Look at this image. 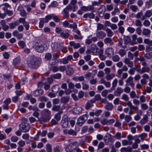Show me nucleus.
<instances>
[{
	"label": "nucleus",
	"mask_w": 152,
	"mask_h": 152,
	"mask_svg": "<svg viewBox=\"0 0 152 152\" xmlns=\"http://www.w3.org/2000/svg\"><path fill=\"white\" fill-rule=\"evenodd\" d=\"M121 99L126 101H128L129 99L128 96L125 94H124L122 96Z\"/></svg>",
	"instance_id": "13d9d810"
},
{
	"label": "nucleus",
	"mask_w": 152,
	"mask_h": 152,
	"mask_svg": "<svg viewBox=\"0 0 152 152\" xmlns=\"http://www.w3.org/2000/svg\"><path fill=\"white\" fill-rule=\"evenodd\" d=\"M123 91V90L120 87H118L116 90L114 92V94L115 96H120L121 93Z\"/></svg>",
	"instance_id": "412c9836"
},
{
	"label": "nucleus",
	"mask_w": 152,
	"mask_h": 152,
	"mask_svg": "<svg viewBox=\"0 0 152 152\" xmlns=\"http://www.w3.org/2000/svg\"><path fill=\"white\" fill-rule=\"evenodd\" d=\"M27 63L28 66L32 68H35L39 66L38 60L35 57L31 56L28 58Z\"/></svg>",
	"instance_id": "f257e3e1"
},
{
	"label": "nucleus",
	"mask_w": 152,
	"mask_h": 152,
	"mask_svg": "<svg viewBox=\"0 0 152 152\" xmlns=\"http://www.w3.org/2000/svg\"><path fill=\"white\" fill-rule=\"evenodd\" d=\"M144 42L149 46H152V40H150L148 39H145L144 40Z\"/></svg>",
	"instance_id": "37998d69"
},
{
	"label": "nucleus",
	"mask_w": 152,
	"mask_h": 152,
	"mask_svg": "<svg viewBox=\"0 0 152 152\" xmlns=\"http://www.w3.org/2000/svg\"><path fill=\"white\" fill-rule=\"evenodd\" d=\"M151 33V31L150 30L147 28L143 29L142 31V34L146 36H149Z\"/></svg>",
	"instance_id": "bb28decb"
},
{
	"label": "nucleus",
	"mask_w": 152,
	"mask_h": 152,
	"mask_svg": "<svg viewBox=\"0 0 152 152\" xmlns=\"http://www.w3.org/2000/svg\"><path fill=\"white\" fill-rule=\"evenodd\" d=\"M46 150L47 152H52V149L51 145L50 144H47L46 145Z\"/></svg>",
	"instance_id": "8fccbe9b"
},
{
	"label": "nucleus",
	"mask_w": 152,
	"mask_h": 152,
	"mask_svg": "<svg viewBox=\"0 0 152 152\" xmlns=\"http://www.w3.org/2000/svg\"><path fill=\"white\" fill-rule=\"evenodd\" d=\"M102 2V0H99L98 2L96 1H93L92 2V6L93 7L94 6H99L100 5V3Z\"/></svg>",
	"instance_id": "5fc2aeb1"
},
{
	"label": "nucleus",
	"mask_w": 152,
	"mask_h": 152,
	"mask_svg": "<svg viewBox=\"0 0 152 152\" xmlns=\"http://www.w3.org/2000/svg\"><path fill=\"white\" fill-rule=\"evenodd\" d=\"M52 58V55L50 53H47L45 54V58L47 61L50 60Z\"/></svg>",
	"instance_id": "864d4df0"
},
{
	"label": "nucleus",
	"mask_w": 152,
	"mask_h": 152,
	"mask_svg": "<svg viewBox=\"0 0 152 152\" xmlns=\"http://www.w3.org/2000/svg\"><path fill=\"white\" fill-rule=\"evenodd\" d=\"M94 103V101L92 99L88 101L85 106V108L88 110L93 106V103Z\"/></svg>",
	"instance_id": "4468645a"
},
{
	"label": "nucleus",
	"mask_w": 152,
	"mask_h": 152,
	"mask_svg": "<svg viewBox=\"0 0 152 152\" xmlns=\"http://www.w3.org/2000/svg\"><path fill=\"white\" fill-rule=\"evenodd\" d=\"M20 129L23 132H28L30 129V126L29 124L27 123L23 122L20 125Z\"/></svg>",
	"instance_id": "20e7f679"
},
{
	"label": "nucleus",
	"mask_w": 152,
	"mask_h": 152,
	"mask_svg": "<svg viewBox=\"0 0 152 152\" xmlns=\"http://www.w3.org/2000/svg\"><path fill=\"white\" fill-rule=\"evenodd\" d=\"M63 132L64 134H68L73 136H75L77 134V132L72 129H65L63 130Z\"/></svg>",
	"instance_id": "6e6552de"
},
{
	"label": "nucleus",
	"mask_w": 152,
	"mask_h": 152,
	"mask_svg": "<svg viewBox=\"0 0 152 152\" xmlns=\"http://www.w3.org/2000/svg\"><path fill=\"white\" fill-rule=\"evenodd\" d=\"M18 138L16 136H12L10 138L11 141L13 142H17L18 140Z\"/></svg>",
	"instance_id": "680f3d73"
},
{
	"label": "nucleus",
	"mask_w": 152,
	"mask_h": 152,
	"mask_svg": "<svg viewBox=\"0 0 152 152\" xmlns=\"http://www.w3.org/2000/svg\"><path fill=\"white\" fill-rule=\"evenodd\" d=\"M90 50H91L92 54H94L95 53L97 52L98 50H99V48L96 47V45L91 44Z\"/></svg>",
	"instance_id": "aec40b11"
},
{
	"label": "nucleus",
	"mask_w": 152,
	"mask_h": 152,
	"mask_svg": "<svg viewBox=\"0 0 152 152\" xmlns=\"http://www.w3.org/2000/svg\"><path fill=\"white\" fill-rule=\"evenodd\" d=\"M123 39L121 38H119L118 39V46L123 48L125 49L126 48V46L125 45H123Z\"/></svg>",
	"instance_id": "5701e85b"
},
{
	"label": "nucleus",
	"mask_w": 152,
	"mask_h": 152,
	"mask_svg": "<svg viewBox=\"0 0 152 152\" xmlns=\"http://www.w3.org/2000/svg\"><path fill=\"white\" fill-rule=\"evenodd\" d=\"M49 119L45 117H42L40 118H38V121H40L41 123H43L47 122L49 121Z\"/></svg>",
	"instance_id": "58836bf2"
},
{
	"label": "nucleus",
	"mask_w": 152,
	"mask_h": 152,
	"mask_svg": "<svg viewBox=\"0 0 152 152\" xmlns=\"http://www.w3.org/2000/svg\"><path fill=\"white\" fill-rule=\"evenodd\" d=\"M120 10L117 7H116L114 8V11L111 12V14L112 15L114 16L115 15L116 13H120Z\"/></svg>",
	"instance_id": "774afa93"
},
{
	"label": "nucleus",
	"mask_w": 152,
	"mask_h": 152,
	"mask_svg": "<svg viewBox=\"0 0 152 152\" xmlns=\"http://www.w3.org/2000/svg\"><path fill=\"white\" fill-rule=\"evenodd\" d=\"M69 36V34L67 32L63 31L60 34V36L64 39H67Z\"/></svg>",
	"instance_id": "7c9ffc66"
},
{
	"label": "nucleus",
	"mask_w": 152,
	"mask_h": 152,
	"mask_svg": "<svg viewBox=\"0 0 152 152\" xmlns=\"http://www.w3.org/2000/svg\"><path fill=\"white\" fill-rule=\"evenodd\" d=\"M112 60L114 62H117L120 60V58L118 55H115L112 56Z\"/></svg>",
	"instance_id": "a19ab883"
},
{
	"label": "nucleus",
	"mask_w": 152,
	"mask_h": 152,
	"mask_svg": "<svg viewBox=\"0 0 152 152\" xmlns=\"http://www.w3.org/2000/svg\"><path fill=\"white\" fill-rule=\"evenodd\" d=\"M67 69L66 70V74L69 75H72L74 72L73 68L69 65H67Z\"/></svg>",
	"instance_id": "f3484780"
},
{
	"label": "nucleus",
	"mask_w": 152,
	"mask_h": 152,
	"mask_svg": "<svg viewBox=\"0 0 152 152\" xmlns=\"http://www.w3.org/2000/svg\"><path fill=\"white\" fill-rule=\"evenodd\" d=\"M105 53L107 56L110 57L114 54V50L112 48H107L106 49Z\"/></svg>",
	"instance_id": "39448f33"
},
{
	"label": "nucleus",
	"mask_w": 152,
	"mask_h": 152,
	"mask_svg": "<svg viewBox=\"0 0 152 152\" xmlns=\"http://www.w3.org/2000/svg\"><path fill=\"white\" fill-rule=\"evenodd\" d=\"M70 45L73 46L74 48H78L80 46V45L79 43H75L73 41L70 42H69Z\"/></svg>",
	"instance_id": "72a5a7b5"
},
{
	"label": "nucleus",
	"mask_w": 152,
	"mask_h": 152,
	"mask_svg": "<svg viewBox=\"0 0 152 152\" xmlns=\"http://www.w3.org/2000/svg\"><path fill=\"white\" fill-rule=\"evenodd\" d=\"M130 60V59L126 58H124V62L125 64L127 65L128 67L132 68L133 66V63Z\"/></svg>",
	"instance_id": "ddd939ff"
},
{
	"label": "nucleus",
	"mask_w": 152,
	"mask_h": 152,
	"mask_svg": "<svg viewBox=\"0 0 152 152\" xmlns=\"http://www.w3.org/2000/svg\"><path fill=\"white\" fill-rule=\"evenodd\" d=\"M106 35L105 33L101 31L97 32L96 34L97 37L99 39H103L106 37Z\"/></svg>",
	"instance_id": "9b49d317"
},
{
	"label": "nucleus",
	"mask_w": 152,
	"mask_h": 152,
	"mask_svg": "<svg viewBox=\"0 0 152 152\" xmlns=\"http://www.w3.org/2000/svg\"><path fill=\"white\" fill-rule=\"evenodd\" d=\"M152 15V13L151 11L150 10H148L145 12L144 16H145V18L146 17H150Z\"/></svg>",
	"instance_id": "3c124183"
},
{
	"label": "nucleus",
	"mask_w": 152,
	"mask_h": 152,
	"mask_svg": "<svg viewBox=\"0 0 152 152\" xmlns=\"http://www.w3.org/2000/svg\"><path fill=\"white\" fill-rule=\"evenodd\" d=\"M118 53L121 57H123L126 54V52L124 49H121L119 50Z\"/></svg>",
	"instance_id": "a18cd8bd"
},
{
	"label": "nucleus",
	"mask_w": 152,
	"mask_h": 152,
	"mask_svg": "<svg viewBox=\"0 0 152 152\" xmlns=\"http://www.w3.org/2000/svg\"><path fill=\"white\" fill-rule=\"evenodd\" d=\"M45 47L43 45V43H39L36 45L35 49L39 53H42L44 50Z\"/></svg>",
	"instance_id": "0eeeda50"
},
{
	"label": "nucleus",
	"mask_w": 152,
	"mask_h": 152,
	"mask_svg": "<svg viewBox=\"0 0 152 152\" xmlns=\"http://www.w3.org/2000/svg\"><path fill=\"white\" fill-rule=\"evenodd\" d=\"M104 25L101 23H98L97 26V30H104Z\"/></svg>",
	"instance_id": "603ef678"
},
{
	"label": "nucleus",
	"mask_w": 152,
	"mask_h": 152,
	"mask_svg": "<svg viewBox=\"0 0 152 152\" xmlns=\"http://www.w3.org/2000/svg\"><path fill=\"white\" fill-rule=\"evenodd\" d=\"M118 82V80L117 79H115L113 81L112 83V87L111 88L112 91L115 89V87L116 86Z\"/></svg>",
	"instance_id": "c9c22d12"
},
{
	"label": "nucleus",
	"mask_w": 152,
	"mask_h": 152,
	"mask_svg": "<svg viewBox=\"0 0 152 152\" xmlns=\"http://www.w3.org/2000/svg\"><path fill=\"white\" fill-rule=\"evenodd\" d=\"M104 42L105 44H109L110 45H112L113 42L111 38L107 37L105 38L104 40Z\"/></svg>",
	"instance_id": "4be33fe9"
},
{
	"label": "nucleus",
	"mask_w": 152,
	"mask_h": 152,
	"mask_svg": "<svg viewBox=\"0 0 152 152\" xmlns=\"http://www.w3.org/2000/svg\"><path fill=\"white\" fill-rule=\"evenodd\" d=\"M74 150V148L72 146L70 143L67 145L65 148V150L66 152H72Z\"/></svg>",
	"instance_id": "2f4dec72"
},
{
	"label": "nucleus",
	"mask_w": 152,
	"mask_h": 152,
	"mask_svg": "<svg viewBox=\"0 0 152 152\" xmlns=\"http://www.w3.org/2000/svg\"><path fill=\"white\" fill-rule=\"evenodd\" d=\"M48 99L47 98L44 96H42L39 97L38 100L40 102H47L48 101Z\"/></svg>",
	"instance_id": "e2e57ef3"
},
{
	"label": "nucleus",
	"mask_w": 152,
	"mask_h": 152,
	"mask_svg": "<svg viewBox=\"0 0 152 152\" xmlns=\"http://www.w3.org/2000/svg\"><path fill=\"white\" fill-rule=\"evenodd\" d=\"M115 76V75L114 73H111L108 74L106 75V79L107 80H110L112 79Z\"/></svg>",
	"instance_id": "4c0bfd02"
},
{
	"label": "nucleus",
	"mask_w": 152,
	"mask_h": 152,
	"mask_svg": "<svg viewBox=\"0 0 152 152\" xmlns=\"http://www.w3.org/2000/svg\"><path fill=\"white\" fill-rule=\"evenodd\" d=\"M101 97L100 96V95L99 94H98L95 95L94 96V99H92L94 101L95 103L96 101L101 100Z\"/></svg>",
	"instance_id": "052dcab7"
},
{
	"label": "nucleus",
	"mask_w": 152,
	"mask_h": 152,
	"mask_svg": "<svg viewBox=\"0 0 152 152\" xmlns=\"http://www.w3.org/2000/svg\"><path fill=\"white\" fill-rule=\"evenodd\" d=\"M43 92V91L42 89H40L36 90L34 92V96H37L42 94Z\"/></svg>",
	"instance_id": "b1692460"
},
{
	"label": "nucleus",
	"mask_w": 152,
	"mask_h": 152,
	"mask_svg": "<svg viewBox=\"0 0 152 152\" xmlns=\"http://www.w3.org/2000/svg\"><path fill=\"white\" fill-rule=\"evenodd\" d=\"M95 17V15L93 12L90 13H86L85 14L83 15V17L84 18H88L90 19H93Z\"/></svg>",
	"instance_id": "a211bd4d"
},
{
	"label": "nucleus",
	"mask_w": 152,
	"mask_h": 152,
	"mask_svg": "<svg viewBox=\"0 0 152 152\" xmlns=\"http://www.w3.org/2000/svg\"><path fill=\"white\" fill-rule=\"evenodd\" d=\"M100 84H104L106 87L110 88V83L108 81H106L103 78H101L99 82Z\"/></svg>",
	"instance_id": "dca6fc26"
},
{
	"label": "nucleus",
	"mask_w": 152,
	"mask_h": 152,
	"mask_svg": "<svg viewBox=\"0 0 152 152\" xmlns=\"http://www.w3.org/2000/svg\"><path fill=\"white\" fill-rule=\"evenodd\" d=\"M20 63V60L19 58H15L14 59L13 61V64L15 66L19 64Z\"/></svg>",
	"instance_id": "bf43d9fd"
},
{
	"label": "nucleus",
	"mask_w": 152,
	"mask_h": 152,
	"mask_svg": "<svg viewBox=\"0 0 152 152\" xmlns=\"http://www.w3.org/2000/svg\"><path fill=\"white\" fill-rule=\"evenodd\" d=\"M130 8L133 12H136L138 10L137 7L135 5H132L130 6Z\"/></svg>",
	"instance_id": "6e6d98bb"
},
{
	"label": "nucleus",
	"mask_w": 152,
	"mask_h": 152,
	"mask_svg": "<svg viewBox=\"0 0 152 152\" xmlns=\"http://www.w3.org/2000/svg\"><path fill=\"white\" fill-rule=\"evenodd\" d=\"M61 125L63 128L67 127L68 125V119L66 116H64L61 120Z\"/></svg>",
	"instance_id": "423d86ee"
},
{
	"label": "nucleus",
	"mask_w": 152,
	"mask_h": 152,
	"mask_svg": "<svg viewBox=\"0 0 152 152\" xmlns=\"http://www.w3.org/2000/svg\"><path fill=\"white\" fill-rule=\"evenodd\" d=\"M150 71V68L148 66H143L141 68V74L145 72H149Z\"/></svg>",
	"instance_id": "c85d7f7f"
},
{
	"label": "nucleus",
	"mask_w": 152,
	"mask_h": 152,
	"mask_svg": "<svg viewBox=\"0 0 152 152\" xmlns=\"http://www.w3.org/2000/svg\"><path fill=\"white\" fill-rule=\"evenodd\" d=\"M52 47V49L54 51H57L58 48L61 49V51L64 53H66L67 51L66 47H62V45L59 44H56L55 46Z\"/></svg>",
	"instance_id": "f03ea898"
},
{
	"label": "nucleus",
	"mask_w": 152,
	"mask_h": 152,
	"mask_svg": "<svg viewBox=\"0 0 152 152\" xmlns=\"http://www.w3.org/2000/svg\"><path fill=\"white\" fill-rule=\"evenodd\" d=\"M135 17L137 18H140L142 20H144L145 19V16L143 15L142 12H138Z\"/></svg>",
	"instance_id": "6ab92c4d"
},
{
	"label": "nucleus",
	"mask_w": 152,
	"mask_h": 152,
	"mask_svg": "<svg viewBox=\"0 0 152 152\" xmlns=\"http://www.w3.org/2000/svg\"><path fill=\"white\" fill-rule=\"evenodd\" d=\"M120 151L121 152H132V148L130 146H128L126 148L123 147L121 149Z\"/></svg>",
	"instance_id": "393cba45"
},
{
	"label": "nucleus",
	"mask_w": 152,
	"mask_h": 152,
	"mask_svg": "<svg viewBox=\"0 0 152 152\" xmlns=\"http://www.w3.org/2000/svg\"><path fill=\"white\" fill-rule=\"evenodd\" d=\"M147 136V134L145 133H143L138 135V137H140L142 140H143Z\"/></svg>",
	"instance_id": "338daca9"
},
{
	"label": "nucleus",
	"mask_w": 152,
	"mask_h": 152,
	"mask_svg": "<svg viewBox=\"0 0 152 152\" xmlns=\"http://www.w3.org/2000/svg\"><path fill=\"white\" fill-rule=\"evenodd\" d=\"M59 90V86L58 85H56L53 86L51 88L52 92H57Z\"/></svg>",
	"instance_id": "c03bdc74"
},
{
	"label": "nucleus",
	"mask_w": 152,
	"mask_h": 152,
	"mask_svg": "<svg viewBox=\"0 0 152 152\" xmlns=\"http://www.w3.org/2000/svg\"><path fill=\"white\" fill-rule=\"evenodd\" d=\"M104 108L107 110L111 111L113 108V105L112 103L107 102L104 106Z\"/></svg>",
	"instance_id": "2eb2a0df"
},
{
	"label": "nucleus",
	"mask_w": 152,
	"mask_h": 152,
	"mask_svg": "<svg viewBox=\"0 0 152 152\" xmlns=\"http://www.w3.org/2000/svg\"><path fill=\"white\" fill-rule=\"evenodd\" d=\"M132 142V141H128L127 140H124L122 141V143L123 145L125 146L127 145H131Z\"/></svg>",
	"instance_id": "79ce46f5"
},
{
	"label": "nucleus",
	"mask_w": 152,
	"mask_h": 152,
	"mask_svg": "<svg viewBox=\"0 0 152 152\" xmlns=\"http://www.w3.org/2000/svg\"><path fill=\"white\" fill-rule=\"evenodd\" d=\"M40 21L39 23V27L40 28H43L44 26V19L43 18H40Z\"/></svg>",
	"instance_id": "69168bd1"
},
{
	"label": "nucleus",
	"mask_w": 152,
	"mask_h": 152,
	"mask_svg": "<svg viewBox=\"0 0 152 152\" xmlns=\"http://www.w3.org/2000/svg\"><path fill=\"white\" fill-rule=\"evenodd\" d=\"M105 7L103 5H101L98 9L97 12L100 17H102L103 16L105 12Z\"/></svg>",
	"instance_id": "9d476101"
},
{
	"label": "nucleus",
	"mask_w": 152,
	"mask_h": 152,
	"mask_svg": "<svg viewBox=\"0 0 152 152\" xmlns=\"http://www.w3.org/2000/svg\"><path fill=\"white\" fill-rule=\"evenodd\" d=\"M133 78L131 76H129L126 80V84L129 85L132 88L134 87V84L133 81Z\"/></svg>",
	"instance_id": "1a4fd4ad"
},
{
	"label": "nucleus",
	"mask_w": 152,
	"mask_h": 152,
	"mask_svg": "<svg viewBox=\"0 0 152 152\" xmlns=\"http://www.w3.org/2000/svg\"><path fill=\"white\" fill-rule=\"evenodd\" d=\"M69 97L68 96H64L61 99V102L63 103H66L69 101Z\"/></svg>",
	"instance_id": "cd10ccee"
},
{
	"label": "nucleus",
	"mask_w": 152,
	"mask_h": 152,
	"mask_svg": "<svg viewBox=\"0 0 152 152\" xmlns=\"http://www.w3.org/2000/svg\"><path fill=\"white\" fill-rule=\"evenodd\" d=\"M74 111L75 113L78 114L82 112V108L80 107H77L74 108Z\"/></svg>",
	"instance_id": "f704fd0d"
},
{
	"label": "nucleus",
	"mask_w": 152,
	"mask_h": 152,
	"mask_svg": "<svg viewBox=\"0 0 152 152\" xmlns=\"http://www.w3.org/2000/svg\"><path fill=\"white\" fill-rule=\"evenodd\" d=\"M61 77V74L59 73L54 74L51 75V77L53 79H59Z\"/></svg>",
	"instance_id": "e433bc0d"
},
{
	"label": "nucleus",
	"mask_w": 152,
	"mask_h": 152,
	"mask_svg": "<svg viewBox=\"0 0 152 152\" xmlns=\"http://www.w3.org/2000/svg\"><path fill=\"white\" fill-rule=\"evenodd\" d=\"M18 25H19L18 21V20H16L9 24L10 28L11 29H13Z\"/></svg>",
	"instance_id": "a878e982"
},
{
	"label": "nucleus",
	"mask_w": 152,
	"mask_h": 152,
	"mask_svg": "<svg viewBox=\"0 0 152 152\" xmlns=\"http://www.w3.org/2000/svg\"><path fill=\"white\" fill-rule=\"evenodd\" d=\"M82 89L83 90H87L89 88V86L87 84L84 82H82Z\"/></svg>",
	"instance_id": "0e129e2a"
},
{
	"label": "nucleus",
	"mask_w": 152,
	"mask_h": 152,
	"mask_svg": "<svg viewBox=\"0 0 152 152\" xmlns=\"http://www.w3.org/2000/svg\"><path fill=\"white\" fill-rule=\"evenodd\" d=\"M129 95L131 98H139V96H136L135 92L134 91H131Z\"/></svg>",
	"instance_id": "49530a36"
},
{
	"label": "nucleus",
	"mask_w": 152,
	"mask_h": 152,
	"mask_svg": "<svg viewBox=\"0 0 152 152\" xmlns=\"http://www.w3.org/2000/svg\"><path fill=\"white\" fill-rule=\"evenodd\" d=\"M43 114L45 116H49L51 114L50 112L47 109H44L42 110Z\"/></svg>",
	"instance_id": "ea45409f"
},
{
	"label": "nucleus",
	"mask_w": 152,
	"mask_h": 152,
	"mask_svg": "<svg viewBox=\"0 0 152 152\" xmlns=\"http://www.w3.org/2000/svg\"><path fill=\"white\" fill-rule=\"evenodd\" d=\"M88 118V116L86 114L80 116L78 119L77 123L80 126L82 125L87 120Z\"/></svg>",
	"instance_id": "7ed1b4c3"
},
{
	"label": "nucleus",
	"mask_w": 152,
	"mask_h": 152,
	"mask_svg": "<svg viewBox=\"0 0 152 152\" xmlns=\"http://www.w3.org/2000/svg\"><path fill=\"white\" fill-rule=\"evenodd\" d=\"M70 8L67 6L63 10V16L64 18H67L69 17V12L70 10Z\"/></svg>",
	"instance_id": "f8f14e48"
},
{
	"label": "nucleus",
	"mask_w": 152,
	"mask_h": 152,
	"mask_svg": "<svg viewBox=\"0 0 152 152\" xmlns=\"http://www.w3.org/2000/svg\"><path fill=\"white\" fill-rule=\"evenodd\" d=\"M137 36L136 34H133L132 36V45H134L137 44V42L136 41V40L137 39Z\"/></svg>",
	"instance_id": "09e8293b"
},
{
	"label": "nucleus",
	"mask_w": 152,
	"mask_h": 152,
	"mask_svg": "<svg viewBox=\"0 0 152 152\" xmlns=\"http://www.w3.org/2000/svg\"><path fill=\"white\" fill-rule=\"evenodd\" d=\"M140 149L142 150L148 149L149 148V146L147 144H142L140 145Z\"/></svg>",
	"instance_id": "4d7b16f0"
},
{
	"label": "nucleus",
	"mask_w": 152,
	"mask_h": 152,
	"mask_svg": "<svg viewBox=\"0 0 152 152\" xmlns=\"http://www.w3.org/2000/svg\"><path fill=\"white\" fill-rule=\"evenodd\" d=\"M105 31L107 34V36L109 37H111L114 35V33L110 28L106 29Z\"/></svg>",
	"instance_id": "c756f323"
},
{
	"label": "nucleus",
	"mask_w": 152,
	"mask_h": 152,
	"mask_svg": "<svg viewBox=\"0 0 152 152\" xmlns=\"http://www.w3.org/2000/svg\"><path fill=\"white\" fill-rule=\"evenodd\" d=\"M67 7H70V10H72L73 12L75 11L78 8V7L76 5L69 4Z\"/></svg>",
	"instance_id": "de8ad7c7"
},
{
	"label": "nucleus",
	"mask_w": 152,
	"mask_h": 152,
	"mask_svg": "<svg viewBox=\"0 0 152 152\" xmlns=\"http://www.w3.org/2000/svg\"><path fill=\"white\" fill-rule=\"evenodd\" d=\"M124 44L126 45L130 42L131 39L130 37L129 36H124Z\"/></svg>",
	"instance_id": "473e14b6"
}]
</instances>
